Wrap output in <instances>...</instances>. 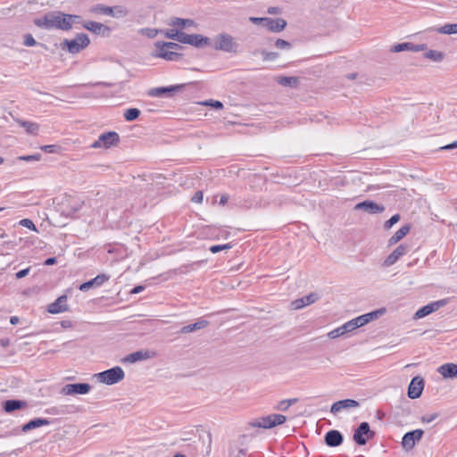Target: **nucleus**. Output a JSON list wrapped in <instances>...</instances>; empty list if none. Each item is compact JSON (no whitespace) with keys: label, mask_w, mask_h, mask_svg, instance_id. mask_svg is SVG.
I'll return each instance as SVG.
<instances>
[{"label":"nucleus","mask_w":457,"mask_h":457,"mask_svg":"<svg viewBox=\"0 0 457 457\" xmlns=\"http://www.w3.org/2000/svg\"><path fill=\"white\" fill-rule=\"evenodd\" d=\"M76 19L73 14L64 13L62 12H49L42 18L35 19L34 24L41 29H57L64 31L71 29L69 22L71 19Z\"/></svg>","instance_id":"obj_1"},{"label":"nucleus","mask_w":457,"mask_h":457,"mask_svg":"<svg viewBox=\"0 0 457 457\" xmlns=\"http://www.w3.org/2000/svg\"><path fill=\"white\" fill-rule=\"evenodd\" d=\"M90 44L88 36L85 33L77 34L74 39H64L60 46L71 54H78Z\"/></svg>","instance_id":"obj_2"},{"label":"nucleus","mask_w":457,"mask_h":457,"mask_svg":"<svg viewBox=\"0 0 457 457\" xmlns=\"http://www.w3.org/2000/svg\"><path fill=\"white\" fill-rule=\"evenodd\" d=\"M84 202L78 197L65 195L62 202L58 204L61 213L65 217H73L81 210Z\"/></svg>","instance_id":"obj_3"},{"label":"nucleus","mask_w":457,"mask_h":457,"mask_svg":"<svg viewBox=\"0 0 457 457\" xmlns=\"http://www.w3.org/2000/svg\"><path fill=\"white\" fill-rule=\"evenodd\" d=\"M95 377H96L101 383L112 386L121 381L125 377V373L120 366H115L95 374Z\"/></svg>","instance_id":"obj_4"},{"label":"nucleus","mask_w":457,"mask_h":457,"mask_svg":"<svg viewBox=\"0 0 457 457\" xmlns=\"http://www.w3.org/2000/svg\"><path fill=\"white\" fill-rule=\"evenodd\" d=\"M375 436V432L370 429V424L361 422L353 431V439L358 445H365L369 439Z\"/></svg>","instance_id":"obj_5"},{"label":"nucleus","mask_w":457,"mask_h":457,"mask_svg":"<svg viewBox=\"0 0 457 457\" xmlns=\"http://www.w3.org/2000/svg\"><path fill=\"white\" fill-rule=\"evenodd\" d=\"M214 49L227 53H236L238 44L234 41L232 36L222 33L216 36L214 39Z\"/></svg>","instance_id":"obj_6"},{"label":"nucleus","mask_w":457,"mask_h":457,"mask_svg":"<svg viewBox=\"0 0 457 457\" xmlns=\"http://www.w3.org/2000/svg\"><path fill=\"white\" fill-rule=\"evenodd\" d=\"M287 421V417L282 414H270L265 417H262L259 421L253 423V427L262 428H272L276 426L282 425Z\"/></svg>","instance_id":"obj_7"},{"label":"nucleus","mask_w":457,"mask_h":457,"mask_svg":"<svg viewBox=\"0 0 457 457\" xmlns=\"http://www.w3.org/2000/svg\"><path fill=\"white\" fill-rule=\"evenodd\" d=\"M179 43L188 44L194 46L195 47H202L204 46L210 45V38L208 37H204L199 34H187L185 32H180Z\"/></svg>","instance_id":"obj_8"},{"label":"nucleus","mask_w":457,"mask_h":457,"mask_svg":"<svg viewBox=\"0 0 457 457\" xmlns=\"http://www.w3.org/2000/svg\"><path fill=\"white\" fill-rule=\"evenodd\" d=\"M361 327H362V326L359 321V318L356 317V318L345 322L343 326L333 329L332 331H330L328 334V336L330 338L335 339V338L339 337L348 332H352L354 329L361 328Z\"/></svg>","instance_id":"obj_9"},{"label":"nucleus","mask_w":457,"mask_h":457,"mask_svg":"<svg viewBox=\"0 0 457 457\" xmlns=\"http://www.w3.org/2000/svg\"><path fill=\"white\" fill-rule=\"evenodd\" d=\"M447 302V299H441L422 306L415 312L414 319H421L431 314L432 312L439 310L441 307L446 305Z\"/></svg>","instance_id":"obj_10"},{"label":"nucleus","mask_w":457,"mask_h":457,"mask_svg":"<svg viewBox=\"0 0 457 457\" xmlns=\"http://www.w3.org/2000/svg\"><path fill=\"white\" fill-rule=\"evenodd\" d=\"M424 435L422 429H415L405 433L403 436L402 445L405 450H411L417 442H419Z\"/></svg>","instance_id":"obj_11"},{"label":"nucleus","mask_w":457,"mask_h":457,"mask_svg":"<svg viewBox=\"0 0 457 457\" xmlns=\"http://www.w3.org/2000/svg\"><path fill=\"white\" fill-rule=\"evenodd\" d=\"M424 385H425V382H424L423 378H421L420 376L414 377L411 380L409 386H408V392H407L408 397L411 399L419 398L422 394V391L424 389Z\"/></svg>","instance_id":"obj_12"},{"label":"nucleus","mask_w":457,"mask_h":457,"mask_svg":"<svg viewBox=\"0 0 457 457\" xmlns=\"http://www.w3.org/2000/svg\"><path fill=\"white\" fill-rule=\"evenodd\" d=\"M90 390L91 386L88 383H75L65 385L62 389V393L66 395H86Z\"/></svg>","instance_id":"obj_13"},{"label":"nucleus","mask_w":457,"mask_h":457,"mask_svg":"<svg viewBox=\"0 0 457 457\" xmlns=\"http://www.w3.org/2000/svg\"><path fill=\"white\" fill-rule=\"evenodd\" d=\"M82 26L84 29L91 31L92 33L102 35L104 37H108L112 30L110 27L93 21H84L82 22Z\"/></svg>","instance_id":"obj_14"},{"label":"nucleus","mask_w":457,"mask_h":457,"mask_svg":"<svg viewBox=\"0 0 457 457\" xmlns=\"http://www.w3.org/2000/svg\"><path fill=\"white\" fill-rule=\"evenodd\" d=\"M156 353L150 350H139L131 353L125 356L122 360L123 362L135 363L139 361L148 360L154 358Z\"/></svg>","instance_id":"obj_15"},{"label":"nucleus","mask_w":457,"mask_h":457,"mask_svg":"<svg viewBox=\"0 0 457 457\" xmlns=\"http://www.w3.org/2000/svg\"><path fill=\"white\" fill-rule=\"evenodd\" d=\"M355 210H361L370 214L381 213L385 211V206L382 204H378L371 200H365L361 203H358L355 207Z\"/></svg>","instance_id":"obj_16"},{"label":"nucleus","mask_w":457,"mask_h":457,"mask_svg":"<svg viewBox=\"0 0 457 457\" xmlns=\"http://www.w3.org/2000/svg\"><path fill=\"white\" fill-rule=\"evenodd\" d=\"M324 442L329 447H337L343 444L344 436L339 430L331 429L325 434Z\"/></svg>","instance_id":"obj_17"},{"label":"nucleus","mask_w":457,"mask_h":457,"mask_svg":"<svg viewBox=\"0 0 457 457\" xmlns=\"http://www.w3.org/2000/svg\"><path fill=\"white\" fill-rule=\"evenodd\" d=\"M427 49V45L425 44H420V45H416V44H413V43H411V42H404V43H399V44H396V45H394L390 51L393 52V53H399V52H403V51H411V52H420V51H424Z\"/></svg>","instance_id":"obj_18"},{"label":"nucleus","mask_w":457,"mask_h":457,"mask_svg":"<svg viewBox=\"0 0 457 457\" xmlns=\"http://www.w3.org/2000/svg\"><path fill=\"white\" fill-rule=\"evenodd\" d=\"M185 87L184 84L174 85L170 87H160L150 89L148 95L154 97H162L166 94L172 95L180 91Z\"/></svg>","instance_id":"obj_19"},{"label":"nucleus","mask_w":457,"mask_h":457,"mask_svg":"<svg viewBox=\"0 0 457 457\" xmlns=\"http://www.w3.org/2000/svg\"><path fill=\"white\" fill-rule=\"evenodd\" d=\"M28 403L25 400L9 399L2 403V408L6 413H12L15 411L25 409Z\"/></svg>","instance_id":"obj_20"},{"label":"nucleus","mask_w":457,"mask_h":457,"mask_svg":"<svg viewBox=\"0 0 457 457\" xmlns=\"http://www.w3.org/2000/svg\"><path fill=\"white\" fill-rule=\"evenodd\" d=\"M409 250L408 245H398L384 261V265L386 267H389L393 264H395L400 257L406 254Z\"/></svg>","instance_id":"obj_21"},{"label":"nucleus","mask_w":457,"mask_h":457,"mask_svg":"<svg viewBox=\"0 0 457 457\" xmlns=\"http://www.w3.org/2000/svg\"><path fill=\"white\" fill-rule=\"evenodd\" d=\"M153 56L167 61L177 62L182 58V54L170 51L164 47H155V52L153 54Z\"/></svg>","instance_id":"obj_22"},{"label":"nucleus","mask_w":457,"mask_h":457,"mask_svg":"<svg viewBox=\"0 0 457 457\" xmlns=\"http://www.w3.org/2000/svg\"><path fill=\"white\" fill-rule=\"evenodd\" d=\"M99 137L104 148L105 149L117 145L120 141L119 134L115 131L102 133Z\"/></svg>","instance_id":"obj_23"},{"label":"nucleus","mask_w":457,"mask_h":457,"mask_svg":"<svg viewBox=\"0 0 457 457\" xmlns=\"http://www.w3.org/2000/svg\"><path fill=\"white\" fill-rule=\"evenodd\" d=\"M67 295L59 296L54 303L47 306L48 312L57 314L68 311Z\"/></svg>","instance_id":"obj_24"},{"label":"nucleus","mask_w":457,"mask_h":457,"mask_svg":"<svg viewBox=\"0 0 457 457\" xmlns=\"http://www.w3.org/2000/svg\"><path fill=\"white\" fill-rule=\"evenodd\" d=\"M360 406V403L353 399H344L334 403L330 408L331 413H337L342 410L357 408Z\"/></svg>","instance_id":"obj_25"},{"label":"nucleus","mask_w":457,"mask_h":457,"mask_svg":"<svg viewBox=\"0 0 457 457\" xmlns=\"http://www.w3.org/2000/svg\"><path fill=\"white\" fill-rule=\"evenodd\" d=\"M109 278H110V276H108L106 274H99L96 278L80 284L79 287V289L80 291H87L93 287H100L105 281L109 280Z\"/></svg>","instance_id":"obj_26"},{"label":"nucleus","mask_w":457,"mask_h":457,"mask_svg":"<svg viewBox=\"0 0 457 457\" xmlns=\"http://www.w3.org/2000/svg\"><path fill=\"white\" fill-rule=\"evenodd\" d=\"M319 299V295L315 293H311L302 298L296 299L291 303V306L294 310H299L304 306L310 305L315 303Z\"/></svg>","instance_id":"obj_27"},{"label":"nucleus","mask_w":457,"mask_h":457,"mask_svg":"<svg viewBox=\"0 0 457 457\" xmlns=\"http://www.w3.org/2000/svg\"><path fill=\"white\" fill-rule=\"evenodd\" d=\"M52 423V421L48 419H45V418H35L33 420H30L29 421H28L27 423H25L24 425H22L21 427V431L23 433H27L32 429H35V428H40V427H43V426H47V425H50Z\"/></svg>","instance_id":"obj_28"},{"label":"nucleus","mask_w":457,"mask_h":457,"mask_svg":"<svg viewBox=\"0 0 457 457\" xmlns=\"http://www.w3.org/2000/svg\"><path fill=\"white\" fill-rule=\"evenodd\" d=\"M437 371L445 378H457V364L445 363L438 367Z\"/></svg>","instance_id":"obj_29"},{"label":"nucleus","mask_w":457,"mask_h":457,"mask_svg":"<svg viewBox=\"0 0 457 457\" xmlns=\"http://www.w3.org/2000/svg\"><path fill=\"white\" fill-rule=\"evenodd\" d=\"M287 26V21L282 18H268L265 27L271 32H280Z\"/></svg>","instance_id":"obj_30"},{"label":"nucleus","mask_w":457,"mask_h":457,"mask_svg":"<svg viewBox=\"0 0 457 457\" xmlns=\"http://www.w3.org/2000/svg\"><path fill=\"white\" fill-rule=\"evenodd\" d=\"M209 325V321L206 320H204V319H200L198 320L196 322L193 323V324H189V325H187V326H184L182 327L180 329H179V333L180 334H187V333H191V332H195L196 330H199V329H202V328H206L207 326Z\"/></svg>","instance_id":"obj_31"},{"label":"nucleus","mask_w":457,"mask_h":457,"mask_svg":"<svg viewBox=\"0 0 457 457\" xmlns=\"http://www.w3.org/2000/svg\"><path fill=\"white\" fill-rule=\"evenodd\" d=\"M385 312H386V308H379L376 311L358 316L359 321L361 324V326H364L367 323H369L370 321L378 319L379 316L383 315Z\"/></svg>","instance_id":"obj_32"},{"label":"nucleus","mask_w":457,"mask_h":457,"mask_svg":"<svg viewBox=\"0 0 457 457\" xmlns=\"http://www.w3.org/2000/svg\"><path fill=\"white\" fill-rule=\"evenodd\" d=\"M276 81L283 87H288L292 88H296L300 84V79L298 77L278 76L276 78Z\"/></svg>","instance_id":"obj_33"},{"label":"nucleus","mask_w":457,"mask_h":457,"mask_svg":"<svg viewBox=\"0 0 457 457\" xmlns=\"http://www.w3.org/2000/svg\"><path fill=\"white\" fill-rule=\"evenodd\" d=\"M411 229V225L406 224L401 227L388 240V245H393L397 244L402 238H403Z\"/></svg>","instance_id":"obj_34"},{"label":"nucleus","mask_w":457,"mask_h":457,"mask_svg":"<svg viewBox=\"0 0 457 457\" xmlns=\"http://www.w3.org/2000/svg\"><path fill=\"white\" fill-rule=\"evenodd\" d=\"M18 123L25 129L28 134L36 136L39 131V125L36 122L29 121V120H19Z\"/></svg>","instance_id":"obj_35"},{"label":"nucleus","mask_w":457,"mask_h":457,"mask_svg":"<svg viewBox=\"0 0 457 457\" xmlns=\"http://www.w3.org/2000/svg\"><path fill=\"white\" fill-rule=\"evenodd\" d=\"M90 12L97 14L111 15L112 12V6L97 4L91 7Z\"/></svg>","instance_id":"obj_36"},{"label":"nucleus","mask_w":457,"mask_h":457,"mask_svg":"<svg viewBox=\"0 0 457 457\" xmlns=\"http://www.w3.org/2000/svg\"><path fill=\"white\" fill-rule=\"evenodd\" d=\"M424 57L433 62H438L443 61L445 54L436 50H428L424 53Z\"/></svg>","instance_id":"obj_37"},{"label":"nucleus","mask_w":457,"mask_h":457,"mask_svg":"<svg viewBox=\"0 0 457 457\" xmlns=\"http://www.w3.org/2000/svg\"><path fill=\"white\" fill-rule=\"evenodd\" d=\"M441 34H457V23H448L436 29Z\"/></svg>","instance_id":"obj_38"},{"label":"nucleus","mask_w":457,"mask_h":457,"mask_svg":"<svg viewBox=\"0 0 457 457\" xmlns=\"http://www.w3.org/2000/svg\"><path fill=\"white\" fill-rule=\"evenodd\" d=\"M140 113L141 112L137 108H129L125 111L123 116L127 121H133L139 117Z\"/></svg>","instance_id":"obj_39"},{"label":"nucleus","mask_w":457,"mask_h":457,"mask_svg":"<svg viewBox=\"0 0 457 457\" xmlns=\"http://www.w3.org/2000/svg\"><path fill=\"white\" fill-rule=\"evenodd\" d=\"M112 12L110 16L115 18H123L129 14V10L122 5L112 6Z\"/></svg>","instance_id":"obj_40"},{"label":"nucleus","mask_w":457,"mask_h":457,"mask_svg":"<svg viewBox=\"0 0 457 457\" xmlns=\"http://www.w3.org/2000/svg\"><path fill=\"white\" fill-rule=\"evenodd\" d=\"M155 47H164L166 49H172V50H179L182 48V46L174 42H165V41H156L154 43Z\"/></svg>","instance_id":"obj_41"},{"label":"nucleus","mask_w":457,"mask_h":457,"mask_svg":"<svg viewBox=\"0 0 457 457\" xmlns=\"http://www.w3.org/2000/svg\"><path fill=\"white\" fill-rule=\"evenodd\" d=\"M162 29L144 28L139 30L141 35L147 37L148 38H154L159 33H162Z\"/></svg>","instance_id":"obj_42"},{"label":"nucleus","mask_w":457,"mask_h":457,"mask_svg":"<svg viewBox=\"0 0 457 457\" xmlns=\"http://www.w3.org/2000/svg\"><path fill=\"white\" fill-rule=\"evenodd\" d=\"M23 44L26 46H34L39 45L40 46L44 47L45 49H47V46L45 44L37 43L35 40V38L33 37V36L29 33L24 35Z\"/></svg>","instance_id":"obj_43"},{"label":"nucleus","mask_w":457,"mask_h":457,"mask_svg":"<svg viewBox=\"0 0 457 457\" xmlns=\"http://www.w3.org/2000/svg\"><path fill=\"white\" fill-rule=\"evenodd\" d=\"M180 32L181 31H179L177 29H167V30H163V32L162 34H163L165 36V37H167V38L177 40L179 42V37H180V35H179Z\"/></svg>","instance_id":"obj_44"},{"label":"nucleus","mask_w":457,"mask_h":457,"mask_svg":"<svg viewBox=\"0 0 457 457\" xmlns=\"http://www.w3.org/2000/svg\"><path fill=\"white\" fill-rule=\"evenodd\" d=\"M194 24V21L190 19H182V18H175L172 21L171 25L173 26H179V27H184V26H191Z\"/></svg>","instance_id":"obj_45"},{"label":"nucleus","mask_w":457,"mask_h":457,"mask_svg":"<svg viewBox=\"0 0 457 457\" xmlns=\"http://www.w3.org/2000/svg\"><path fill=\"white\" fill-rule=\"evenodd\" d=\"M401 219L400 214H394L389 220H387L385 224L384 228L385 229L391 228L395 223H397Z\"/></svg>","instance_id":"obj_46"},{"label":"nucleus","mask_w":457,"mask_h":457,"mask_svg":"<svg viewBox=\"0 0 457 457\" xmlns=\"http://www.w3.org/2000/svg\"><path fill=\"white\" fill-rule=\"evenodd\" d=\"M232 247L231 244H225V245H212L209 250L212 253H217L222 250H228Z\"/></svg>","instance_id":"obj_47"},{"label":"nucleus","mask_w":457,"mask_h":457,"mask_svg":"<svg viewBox=\"0 0 457 457\" xmlns=\"http://www.w3.org/2000/svg\"><path fill=\"white\" fill-rule=\"evenodd\" d=\"M274 46L278 48V49H290L292 45L290 42L287 41V40H284V39H281V38H278L275 43H274Z\"/></svg>","instance_id":"obj_48"},{"label":"nucleus","mask_w":457,"mask_h":457,"mask_svg":"<svg viewBox=\"0 0 457 457\" xmlns=\"http://www.w3.org/2000/svg\"><path fill=\"white\" fill-rule=\"evenodd\" d=\"M42 155L40 154H35L30 155H21L19 156L18 159L25 162H34V161H39L41 159Z\"/></svg>","instance_id":"obj_49"},{"label":"nucleus","mask_w":457,"mask_h":457,"mask_svg":"<svg viewBox=\"0 0 457 457\" xmlns=\"http://www.w3.org/2000/svg\"><path fill=\"white\" fill-rule=\"evenodd\" d=\"M262 55L264 61H274L278 57V54L276 52L262 51Z\"/></svg>","instance_id":"obj_50"},{"label":"nucleus","mask_w":457,"mask_h":457,"mask_svg":"<svg viewBox=\"0 0 457 457\" xmlns=\"http://www.w3.org/2000/svg\"><path fill=\"white\" fill-rule=\"evenodd\" d=\"M19 223H20L21 226L28 228H29L32 231H37V228H36L35 224L29 219H22V220H20Z\"/></svg>","instance_id":"obj_51"},{"label":"nucleus","mask_w":457,"mask_h":457,"mask_svg":"<svg viewBox=\"0 0 457 457\" xmlns=\"http://www.w3.org/2000/svg\"><path fill=\"white\" fill-rule=\"evenodd\" d=\"M204 104L210 105V106L213 107L216 110H220V109L223 108V104L220 101H218V100L210 99L208 101H205L204 103Z\"/></svg>","instance_id":"obj_52"},{"label":"nucleus","mask_w":457,"mask_h":457,"mask_svg":"<svg viewBox=\"0 0 457 457\" xmlns=\"http://www.w3.org/2000/svg\"><path fill=\"white\" fill-rule=\"evenodd\" d=\"M268 17H250L249 21L257 25H262L265 27V24L267 22Z\"/></svg>","instance_id":"obj_53"},{"label":"nucleus","mask_w":457,"mask_h":457,"mask_svg":"<svg viewBox=\"0 0 457 457\" xmlns=\"http://www.w3.org/2000/svg\"><path fill=\"white\" fill-rule=\"evenodd\" d=\"M288 405L287 404L286 400L279 401L277 405L274 407L275 410L286 411L288 410Z\"/></svg>","instance_id":"obj_54"},{"label":"nucleus","mask_w":457,"mask_h":457,"mask_svg":"<svg viewBox=\"0 0 457 457\" xmlns=\"http://www.w3.org/2000/svg\"><path fill=\"white\" fill-rule=\"evenodd\" d=\"M58 146L56 145H46L41 146V149L46 153H55Z\"/></svg>","instance_id":"obj_55"},{"label":"nucleus","mask_w":457,"mask_h":457,"mask_svg":"<svg viewBox=\"0 0 457 457\" xmlns=\"http://www.w3.org/2000/svg\"><path fill=\"white\" fill-rule=\"evenodd\" d=\"M29 271H30V267L26 268V269H23V270H19V271L15 274V278H16L17 279H21V278H22L26 277L27 275H29Z\"/></svg>","instance_id":"obj_56"},{"label":"nucleus","mask_w":457,"mask_h":457,"mask_svg":"<svg viewBox=\"0 0 457 457\" xmlns=\"http://www.w3.org/2000/svg\"><path fill=\"white\" fill-rule=\"evenodd\" d=\"M204 194L202 191H196L192 197V202L200 204L203 201Z\"/></svg>","instance_id":"obj_57"},{"label":"nucleus","mask_w":457,"mask_h":457,"mask_svg":"<svg viewBox=\"0 0 457 457\" xmlns=\"http://www.w3.org/2000/svg\"><path fill=\"white\" fill-rule=\"evenodd\" d=\"M437 417V414H430V415H424L421 419L423 422L430 423L432 422Z\"/></svg>","instance_id":"obj_58"},{"label":"nucleus","mask_w":457,"mask_h":457,"mask_svg":"<svg viewBox=\"0 0 457 457\" xmlns=\"http://www.w3.org/2000/svg\"><path fill=\"white\" fill-rule=\"evenodd\" d=\"M145 289V287L144 286H141V285H138V286H136L134 287L131 290H130V295H136V294H139L141 293L142 291H144Z\"/></svg>","instance_id":"obj_59"},{"label":"nucleus","mask_w":457,"mask_h":457,"mask_svg":"<svg viewBox=\"0 0 457 457\" xmlns=\"http://www.w3.org/2000/svg\"><path fill=\"white\" fill-rule=\"evenodd\" d=\"M84 87H96V86H103V87H112V84L111 83H108V82H96V83H94V84H91V83H88V84H85L83 85Z\"/></svg>","instance_id":"obj_60"},{"label":"nucleus","mask_w":457,"mask_h":457,"mask_svg":"<svg viewBox=\"0 0 457 457\" xmlns=\"http://www.w3.org/2000/svg\"><path fill=\"white\" fill-rule=\"evenodd\" d=\"M46 413L51 414V415H58L60 414V411L57 407H51L45 411Z\"/></svg>","instance_id":"obj_61"},{"label":"nucleus","mask_w":457,"mask_h":457,"mask_svg":"<svg viewBox=\"0 0 457 457\" xmlns=\"http://www.w3.org/2000/svg\"><path fill=\"white\" fill-rule=\"evenodd\" d=\"M454 148H457V140L451 144H448L446 145L440 147V150H452Z\"/></svg>","instance_id":"obj_62"},{"label":"nucleus","mask_w":457,"mask_h":457,"mask_svg":"<svg viewBox=\"0 0 457 457\" xmlns=\"http://www.w3.org/2000/svg\"><path fill=\"white\" fill-rule=\"evenodd\" d=\"M56 258L55 257H49L47 259H46V261L44 262V264L46 265V266H51V265H54L56 263Z\"/></svg>","instance_id":"obj_63"},{"label":"nucleus","mask_w":457,"mask_h":457,"mask_svg":"<svg viewBox=\"0 0 457 457\" xmlns=\"http://www.w3.org/2000/svg\"><path fill=\"white\" fill-rule=\"evenodd\" d=\"M228 194H223L220 195V204L221 205H224L228 203Z\"/></svg>","instance_id":"obj_64"}]
</instances>
